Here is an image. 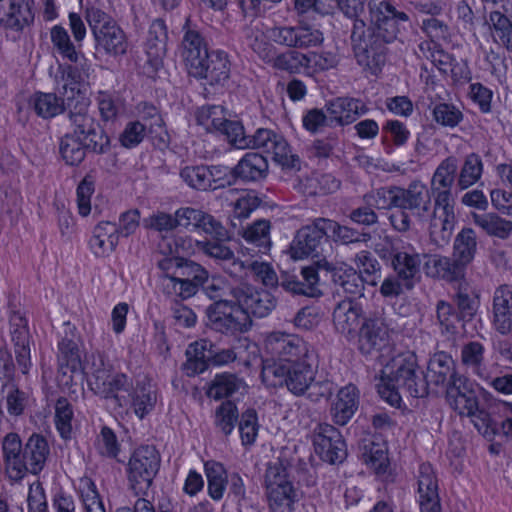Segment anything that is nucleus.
Wrapping results in <instances>:
<instances>
[{
	"label": "nucleus",
	"mask_w": 512,
	"mask_h": 512,
	"mask_svg": "<svg viewBox=\"0 0 512 512\" xmlns=\"http://www.w3.org/2000/svg\"><path fill=\"white\" fill-rule=\"evenodd\" d=\"M58 362V383L62 388L72 387L85 375L95 394L120 408H131L140 419L154 407L156 396L150 389L142 387L131 391L126 376L113 374L101 355H90L83 364L79 347L72 340L60 342Z\"/></svg>",
	"instance_id": "f257e3e1"
},
{
	"label": "nucleus",
	"mask_w": 512,
	"mask_h": 512,
	"mask_svg": "<svg viewBox=\"0 0 512 512\" xmlns=\"http://www.w3.org/2000/svg\"><path fill=\"white\" fill-rule=\"evenodd\" d=\"M359 349L363 354H378L381 366L377 383L380 397L393 407H400V388H407L411 395L426 394L424 383L416 374V356L411 351L399 350L389 343L388 328L380 315L366 317L359 332Z\"/></svg>",
	"instance_id": "f03ea898"
},
{
	"label": "nucleus",
	"mask_w": 512,
	"mask_h": 512,
	"mask_svg": "<svg viewBox=\"0 0 512 512\" xmlns=\"http://www.w3.org/2000/svg\"><path fill=\"white\" fill-rule=\"evenodd\" d=\"M457 167V160L454 157L446 158L436 168L430 183L435 205L429 230L433 241L438 244L449 241L456 225L450 188L454 182Z\"/></svg>",
	"instance_id": "7ed1b4c3"
},
{
	"label": "nucleus",
	"mask_w": 512,
	"mask_h": 512,
	"mask_svg": "<svg viewBox=\"0 0 512 512\" xmlns=\"http://www.w3.org/2000/svg\"><path fill=\"white\" fill-rule=\"evenodd\" d=\"M50 39L54 49L62 57L75 64L60 69V75H57L55 80V90L68 100L83 96L90 85L89 80L93 72L91 63L76 50L64 27L53 26L50 31Z\"/></svg>",
	"instance_id": "20e7f679"
},
{
	"label": "nucleus",
	"mask_w": 512,
	"mask_h": 512,
	"mask_svg": "<svg viewBox=\"0 0 512 512\" xmlns=\"http://www.w3.org/2000/svg\"><path fill=\"white\" fill-rule=\"evenodd\" d=\"M183 58L189 74L205 79L210 85H222L229 77V61L224 52L208 53L200 34L188 30L183 38Z\"/></svg>",
	"instance_id": "39448f33"
},
{
	"label": "nucleus",
	"mask_w": 512,
	"mask_h": 512,
	"mask_svg": "<svg viewBox=\"0 0 512 512\" xmlns=\"http://www.w3.org/2000/svg\"><path fill=\"white\" fill-rule=\"evenodd\" d=\"M369 13L371 28L367 31L363 30L364 23L362 21H355L352 33L354 42L363 41L366 43L371 36L381 38L385 42H391L396 39L401 24L408 20V16L405 13L397 12L387 0H371ZM366 46L367 44H365ZM365 52H367L366 48L362 47L361 43L355 46L358 62L368 65L366 62L368 56L364 55Z\"/></svg>",
	"instance_id": "423d86ee"
},
{
	"label": "nucleus",
	"mask_w": 512,
	"mask_h": 512,
	"mask_svg": "<svg viewBox=\"0 0 512 512\" xmlns=\"http://www.w3.org/2000/svg\"><path fill=\"white\" fill-rule=\"evenodd\" d=\"M316 369L306 359L297 361L296 358L286 364L276 365L266 362L262 368V381L268 387L285 384L289 391L295 395H302L308 389L318 390L320 396L330 392L332 384L329 382L314 384Z\"/></svg>",
	"instance_id": "0eeeda50"
},
{
	"label": "nucleus",
	"mask_w": 512,
	"mask_h": 512,
	"mask_svg": "<svg viewBox=\"0 0 512 512\" xmlns=\"http://www.w3.org/2000/svg\"><path fill=\"white\" fill-rule=\"evenodd\" d=\"M85 17L98 52L113 58L126 54L129 47L127 36L111 16L99 8L89 7Z\"/></svg>",
	"instance_id": "6e6552de"
},
{
	"label": "nucleus",
	"mask_w": 512,
	"mask_h": 512,
	"mask_svg": "<svg viewBox=\"0 0 512 512\" xmlns=\"http://www.w3.org/2000/svg\"><path fill=\"white\" fill-rule=\"evenodd\" d=\"M267 27L256 23L248 36L249 45L252 50L266 63L272 67L290 73H306L308 56L297 51L277 53L272 39H269Z\"/></svg>",
	"instance_id": "1a4fd4ad"
},
{
	"label": "nucleus",
	"mask_w": 512,
	"mask_h": 512,
	"mask_svg": "<svg viewBox=\"0 0 512 512\" xmlns=\"http://www.w3.org/2000/svg\"><path fill=\"white\" fill-rule=\"evenodd\" d=\"M355 263L359 274L345 263H340L333 268H328V270L331 271L333 281L351 297L362 295L363 282L376 285L377 281L380 279L379 263L369 252L362 251L358 253Z\"/></svg>",
	"instance_id": "9d476101"
},
{
	"label": "nucleus",
	"mask_w": 512,
	"mask_h": 512,
	"mask_svg": "<svg viewBox=\"0 0 512 512\" xmlns=\"http://www.w3.org/2000/svg\"><path fill=\"white\" fill-rule=\"evenodd\" d=\"M448 403L460 415L469 416L475 428L485 437L495 434V425L489 414L478 408L473 388L466 389L462 382H456L448 393Z\"/></svg>",
	"instance_id": "9b49d317"
},
{
	"label": "nucleus",
	"mask_w": 512,
	"mask_h": 512,
	"mask_svg": "<svg viewBox=\"0 0 512 512\" xmlns=\"http://www.w3.org/2000/svg\"><path fill=\"white\" fill-rule=\"evenodd\" d=\"M74 105L75 108L77 105H80V107L78 111L71 113L72 132L70 135L95 152H105L109 147L110 139L94 117L87 112V94L84 102L74 103Z\"/></svg>",
	"instance_id": "f8f14e48"
},
{
	"label": "nucleus",
	"mask_w": 512,
	"mask_h": 512,
	"mask_svg": "<svg viewBox=\"0 0 512 512\" xmlns=\"http://www.w3.org/2000/svg\"><path fill=\"white\" fill-rule=\"evenodd\" d=\"M269 507L273 512H291L297 494L282 464H270L265 477Z\"/></svg>",
	"instance_id": "ddd939ff"
},
{
	"label": "nucleus",
	"mask_w": 512,
	"mask_h": 512,
	"mask_svg": "<svg viewBox=\"0 0 512 512\" xmlns=\"http://www.w3.org/2000/svg\"><path fill=\"white\" fill-rule=\"evenodd\" d=\"M208 322L211 327L223 333H237L247 331L252 324L245 310H241L233 298L219 300L207 310Z\"/></svg>",
	"instance_id": "4468645a"
},
{
	"label": "nucleus",
	"mask_w": 512,
	"mask_h": 512,
	"mask_svg": "<svg viewBox=\"0 0 512 512\" xmlns=\"http://www.w3.org/2000/svg\"><path fill=\"white\" fill-rule=\"evenodd\" d=\"M159 464V455L152 446H142L133 452L127 466V477L136 493H144L149 489Z\"/></svg>",
	"instance_id": "2eb2a0df"
},
{
	"label": "nucleus",
	"mask_w": 512,
	"mask_h": 512,
	"mask_svg": "<svg viewBox=\"0 0 512 512\" xmlns=\"http://www.w3.org/2000/svg\"><path fill=\"white\" fill-rule=\"evenodd\" d=\"M305 351L302 341L295 335L281 331L266 334L263 344V366L270 364H286Z\"/></svg>",
	"instance_id": "dca6fc26"
},
{
	"label": "nucleus",
	"mask_w": 512,
	"mask_h": 512,
	"mask_svg": "<svg viewBox=\"0 0 512 512\" xmlns=\"http://www.w3.org/2000/svg\"><path fill=\"white\" fill-rule=\"evenodd\" d=\"M425 379L428 385H444L446 384V399L448 393L456 382H462L466 389L473 387V384L465 377L458 375L455 371V363L452 357L444 352L433 355L427 367Z\"/></svg>",
	"instance_id": "f3484780"
},
{
	"label": "nucleus",
	"mask_w": 512,
	"mask_h": 512,
	"mask_svg": "<svg viewBox=\"0 0 512 512\" xmlns=\"http://www.w3.org/2000/svg\"><path fill=\"white\" fill-rule=\"evenodd\" d=\"M313 445L316 454L328 463L341 462L346 456V447L340 432L329 424L316 428Z\"/></svg>",
	"instance_id": "a211bd4d"
},
{
	"label": "nucleus",
	"mask_w": 512,
	"mask_h": 512,
	"mask_svg": "<svg viewBox=\"0 0 512 512\" xmlns=\"http://www.w3.org/2000/svg\"><path fill=\"white\" fill-rule=\"evenodd\" d=\"M267 30L269 39L287 47L308 48L319 45L323 41V35L319 30L303 25L297 28L273 27Z\"/></svg>",
	"instance_id": "6ab92c4d"
},
{
	"label": "nucleus",
	"mask_w": 512,
	"mask_h": 512,
	"mask_svg": "<svg viewBox=\"0 0 512 512\" xmlns=\"http://www.w3.org/2000/svg\"><path fill=\"white\" fill-rule=\"evenodd\" d=\"M177 227H183L189 231L206 234L220 238L224 236V229L213 216L202 210L182 207L175 211Z\"/></svg>",
	"instance_id": "aec40b11"
},
{
	"label": "nucleus",
	"mask_w": 512,
	"mask_h": 512,
	"mask_svg": "<svg viewBox=\"0 0 512 512\" xmlns=\"http://www.w3.org/2000/svg\"><path fill=\"white\" fill-rule=\"evenodd\" d=\"M233 298L245 310L248 317H265L275 307L272 295L266 290H256L249 285H242L233 291Z\"/></svg>",
	"instance_id": "412c9836"
},
{
	"label": "nucleus",
	"mask_w": 512,
	"mask_h": 512,
	"mask_svg": "<svg viewBox=\"0 0 512 512\" xmlns=\"http://www.w3.org/2000/svg\"><path fill=\"white\" fill-rule=\"evenodd\" d=\"M401 209L410 210L419 221H427L430 217L431 197L426 185L421 181H413L406 189L399 188Z\"/></svg>",
	"instance_id": "4be33fe9"
},
{
	"label": "nucleus",
	"mask_w": 512,
	"mask_h": 512,
	"mask_svg": "<svg viewBox=\"0 0 512 512\" xmlns=\"http://www.w3.org/2000/svg\"><path fill=\"white\" fill-rule=\"evenodd\" d=\"M417 494L421 512H440L438 480L434 468L422 463L417 473Z\"/></svg>",
	"instance_id": "5701e85b"
},
{
	"label": "nucleus",
	"mask_w": 512,
	"mask_h": 512,
	"mask_svg": "<svg viewBox=\"0 0 512 512\" xmlns=\"http://www.w3.org/2000/svg\"><path fill=\"white\" fill-rule=\"evenodd\" d=\"M164 280L175 283V280L204 282L207 272L198 264L189 262L183 257H164L159 261Z\"/></svg>",
	"instance_id": "b1692460"
},
{
	"label": "nucleus",
	"mask_w": 512,
	"mask_h": 512,
	"mask_svg": "<svg viewBox=\"0 0 512 512\" xmlns=\"http://www.w3.org/2000/svg\"><path fill=\"white\" fill-rule=\"evenodd\" d=\"M325 109L330 120V127L349 125L367 111L360 100L349 97L331 100L326 104Z\"/></svg>",
	"instance_id": "393cba45"
},
{
	"label": "nucleus",
	"mask_w": 512,
	"mask_h": 512,
	"mask_svg": "<svg viewBox=\"0 0 512 512\" xmlns=\"http://www.w3.org/2000/svg\"><path fill=\"white\" fill-rule=\"evenodd\" d=\"M324 235L323 228L318 219L313 225L300 229L290 246V255L294 260L317 255L320 242Z\"/></svg>",
	"instance_id": "a878e982"
},
{
	"label": "nucleus",
	"mask_w": 512,
	"mask_h": 512,
	"mask_svg": "<svg viewBox=\"0 0 512 512\" xmlns=\"http://www.w3.org/2000/svg\"><path fill=\"white\" fill-rule=\"evenodd\" d=\"M34 0H9L7 9L0 10V25L21 31L34 21Z\"/></svg>",
	"instance_id": "bb28decb"
},
{
	"label": "nucleus",
	"mask_w": 512,
	"mask_h": 512,
	"mask_svg": "<svg viewBox=\"0 0 512 512\" xmlns=\"http://www.w3.org/2000/svg\"><path fill=\"white\" fill-rule=\"evenodd\" d=\"M359 405V391L352 385L340 388L331 400V416L338 425H346Z\"/></svg>",
	"instance_id": "cd10ccee"
},
{
	"label": "nucleus",
	"mask_w": 512,
	"mask_h": 512,
	"mask_svg": "<svg viewBox=\"0 0 512 512\" xmlns=\"http://www.w3.org/2000/svg\"><path fill=\"white\" fill-rule=\"evenodd\" d=\"M119 241V231L115 223L102 221L92 232L89 241L91 253L97 258H107L116 249Z\"/></svg>",
	"instance_id": "c85d7f7f"
},
{
	"label": "nucleus",
	"mask_w": 512,
	"mask_h": 512,
	"mask_svg": "<svg viewBox=\"0 0 512 512\" xmlns=\"http://www.w3.org/2000/svg\"><path fill=\"white\" fill-rule=\"evenodd\" d=\"M56 92L61 96L57 98L55 94L36 92L29 98V105L34 109L35 113L42 118H52L63 112L64 107H71L74 103L84 102L86 91L83 96L75 97L74 99H65L64 95Z\"/></svg>",
	"instance_id": "c756f323"
},
{
	"label": "nucleus",
	"mask_w": 512,
	"mask_h": 512,
	"mask_svg": "<svg viewBox=\"0 0 512 512\" xmlns=\"http://www.w3.org/2000/svg\"><path fill=\"white\" fill-rule=\"evenodd\" d=\"M197 124L208 132H220L227 137L231 143L232 132L230 124L240 123L230 120L226 109L220 105L203 106L196 112Z\"/></svg>",
	"instance_id": "7c9ffc66"
},
{
	"label": "nucleus",
	"mask_w": 512,
	"mask_h": 512,
	"mask_svg": "<svg viewBox=\"0 0 512 512\" xmlns=\"http://www.w3.org/2000/svg\"><path fill=\"white\" fill-rule=\"evenodd\" d=\"M7 358V353L0 350V386L5 394L0 403V412L5 408L10 415L18 416L24 410V397L13 384L5 381L11 372V364L8 363Z\"/></svg>",
	"instance_id": "2f4dec72"
},
{
	"label": "nucleus",
	"mask_w": 512,
	"mask_h": 512,
	"mask_svg": "<svg viewBox=\"0 0 512 512\" xmlns=\"http://www.w3.org/2000/svg\"><path fill=\"white\" fill-rule=\"evenodd\" d=\"M232 129L231 144L238 149L257 148L268 152L277 135L269 129H258L252 136H246L241 123L230 124Z\"/></svg>",
	"instance_id": "473e14b6"
},
{
	"label": "nucleus",
	"mask_w": 512,
	"mask_h": 512,
	"mask_svg": "<svg viewBox=\"0 0 512 512\" xmlns=\"http://www.w3.org/2000/svg\"><path fill=\"white\" fill-rule=\"evenodd\" d=\"M335 3L350 18L357 16L363 8V0H295V7L300 13L313 10L327 14L333 9Z\"/></svg>",
	"instance_id": "72a5a7b5"
},
{
	"label": "nucleus",
	"mask_w": 512,
	"mask_h": 512,
	"mask_svg": "<svg viewBox=\"0 0 512 512\" xmlns=\"http://www.w3.org/2000/svg\"><path fill=\"white\" fill-rule=\"evenodd\" d=\"M420 263V255L410 245L396 252L393 259V267L404 281L406 288L410 289L413 287L419 273Z\"/></svg>",
	"instance_id": "f704fd0d"
},
{
	"label": "nucleus",
	"mask_w": 512,
	"mask_h": 512,
	"mask_svg": "<svg viewBox=\"0 0 512 512\" xmlns=\"http://www.w3.org/2000/svg\"><path fill=\"white\" fill-rule=\"evenodd\" d=\"M512 289L508 285L499 287L494 295L493 323L501 334H508L512 329L511 306Z\"/></svg>",
	"instance_id": "c9c22d12"
},
{
	"label": "nucleus",
	"mask_w": 512,
	"mask_h": 512,
	"mask_svg": "<svg viewBox=\"0 0 512 512\" xmlns=\"http://www.w3.org/2000/svg\"><path fill=\"white\" fill-rule=\"evenodd\" d=\"M363 460L377 476L388 479L391 475L387 444L384 441H371L365 444Z\"/></svg>",
	"instance_id": "e433bc0d"
},
{
	"label": "nucleus",
	"mask_w": 512,
	"mask_h": 512,
	"mask_svg": "<svg viewBox=\"0 0 512 512\" xmlns=\"http://www.w3.org/2000/svg\"><path fill=\"white\" fill-rule=\"evenodd\" d=\"M362 314L361 307L351 299L340 302L333 313V323L338 332L353 335L359 325Z\"/></svg>",
	"instance_id": "4c0bfd02"
},
{
	"label": "nucleus",
	"mask_w": 512,
	"mask_h": 512,
	"mask_svg": "<svg viewBox=\"0 0 512 512\" xmlns=\"http://www.w3.org/2000/svg\"><path fill=\"white\" fill-rule=\"evenodd\" d=\"M213 346L206 340L196 341L186 350L185 370L188 375L204 372L211 363Z\"/></svg>",
	"instance_id": "58836bf2"
},
{
	"label": "nucleus",
	"mask_w": 512,
	"mask_h": 512,
	"mask_svg": "<svg viewBox=\"0 0 512 512\" xmlns=\"http://www.w3.org/2000/svg\"><path fill=\"white\" fill-rule=\"evenodd\" d=\"M166 27L161 20L154 21L149 30V36L146 44V54L149 63L157 69L166 51Z\"/></svg>",
	"instance_id": "ea45409f"
},
{
	"label": "nucleus",
	"mask_w": 512,
	"mask_h": 512,
	"mask_svg": "<svg viewBox=\"0 0 512 512\" xmlns=\"http://www.w3.org/2000/svg\"><path fill=\"white\" fill-rule=\"evenodd\" d=\"M246 384L238 377L231 374L216 375L211 382L207 395L219 400L221 398L240 396L246 392Z\"/></svg>",
	"instance_id": "a19ab883"
},
{
	"label": "nucleus",
	"mask_w": 512,
	"mask_h": 512,
	"mask_svg": "<svg viewBox=\"0 0 512 512\" xmlns=\"http://www.w3.org/2000/svg\"><path fill=\"white\" fill-rule=\"evenodd\" d=\"M268 162L260 154L246 153L235 167L236 176L245 181H258L266 177Z\"/></svg>",
	"instance_id": "79ce46f5"
},
{
	"label": "nucleus",
	"mask_w": 512,
	"mask_h": 512,
	"mask_svg": "<svg viewBox=\"0 0 512 512\" xmlns=\"http://www.w3.org/2000/svg\"><path fill=\"white\" fill-rule=\"evenodd\" d=\"M476 236L472 229H463L455 238L453 260L458 269L468 265L476 253Z\"/></svg>",
	"instance_id": "37998d69"
},
{
	"label": "nucleus",
	"mask_w": 512,
	"mask_h": 512,
	"mask_svg": "<svg viewBox=\"0 0 512 512\" xmlns=\"http://www.w3.org/2000/svg\"><path fill=\"white\" fill-rule=\"evenodd\" d=\"M46 440L39 435H32L25 446L24 458L28 462L29 472L38 474L44 467L48 456Z\"/></svg>",
	"instance_id": "c03bdc74"
},
{
	"label": "nucleus",
	"mask_w": 512,
	"mask_h": 512,
	"mask_svg": "<svg viewBox=\"0 0 512 512\" xmlns=\"http://www.w3.org/2000/svg\"><path fill=\"white\" fill-rule=\"evenodd\" d=\"M208 483V494L213 500H220L226 490L228 476L224 466L217 461H207L204 464Z\"/></svg>",
	"instance_id": "a18cd8bd"
},
{
	"label": "nucleus",
	"mask_w": 512,
	"mask_h": 512,
	"mask_svg": "<svg viewBox=\"0 0 512 512\" xmlns=\"http://www.w3.org/2000/svg\"><path fill=\"white\" fill-rule=\"evenodd\" d=\"M474 223L483 229L487 234L498 238H506L511 231V225L508 221L502 220L494 214L473 213Z\"/></svg>",
	"instance_id": "49530a36"
},
{
	"label": "nucleus",
	"mask_w": 512,
	"mask_h": 512,
	"mask_svg": "<svg viewBox=\"0 0 512 512\" xmlns=\"http://www.w3.org/2000/svg\"><path fill=\"white\" fill-rule=\"evenodd\" d=\"M249 267L254 275L263 282L266 286H275L278 282L277 275L273 268L269 263L264 261H232V269L231 273H237L244 269L245 267Z\"/></svg>",
	"instance_id": "de8ad7c7"
},
{
	"label": "nucleus",
	"mask_w": 512,
	"mask_h": 512,
	"mask_svg": "<svg viewBox=\"0 0 512 512\" xmlns=\"http://www.w3.org/2000/svg\"><path fill=\"white\" fill-rule=\"evenodd\" d=\"M78 489L84 512H106L96 486L89 478L81 479Z\"/></svg>",
	"instance_id": "09e8293b"
},
{
	"label": "nucleus",
	"mask_w": 512,
	"mask_h": 512,
	"mask_svg": "<svg viewBox=\"0 0 512 512\" xmlns=\"http://www.w3.org/2000/svg\"><path fill=\"white\" fill-rule=\"evenodd\" d=\"M462 362L470 367L473 372L483 380H488V376L484 373L483 359L484 347L479 342H470L463 346L461 352Z\"/></svg>",
	"instance_id": "8fccbe9b"
},
{
	"label": "nucleus",
	"mask_w": 512,
	"mask_h": 512,
	"mask_svg": "<svg viewBox=\"0 0 512 512\" xmlns=\"http://www.w3.org/2000/svg\"><path fill=\"white\" fill-rule=\"evenodd\" d=\"M238 419V409L231 401L223 402L215 411L214 424L225 435L232 433Z\"/></svg>",
	"instance_id": "3c124183"
},
{
	"label": "nucleus",
	"mask_w": 512,
	"mask_h": 512,
	"mask_svg": "<svg viewBox=\"0 0 512 512\" xmlns=\"http://www.w3.org/2000/svg\"><path fill=\"white\" fill-rule=\"evenodd\" d=\"M482 171L483 165L481 159L475 154L467 156L460 171V187L466 189L477 183L482 175Z\"/></svg>",
	"instance_id": "603ef678"
},
{
	"label": "nucleus",
	"mask_w": 512,
	"mask_h": 512,
	"mask_svg": "<svg viewBox=\"0 0 512 512\" xmlns=\"http://www.w3.org/2000/svg\"><path fill=\"white\" fill-rule=\"evenodd\" d=\"M86 148V145H83L75 137L68 134L61 141L60 153L66 164L78 165L85 158Z\"/></svg>",
	"instance_id": "864d4df0"
},
{
	"label": "nucleus",
	"mask_w": 512,
	"mask_h": 512,
	"mask_svg": "<svg viewBox=\"0 0 512 512\" xmlns=\"http://www.w3.org/2000/svg\"><path fill=\"white\" fill-rule=\"evenodd\" d=\"M180 175L183 181L192 188L198 190L211 188L208 166H187L181 170Z\"/></svg>",
	"instance_id": "5fc2aeb1"
},
{
	"label": "nucleus",
	"mask_w": 512,
	"mask_h": 512,
	"mask_svg": "<svg viewBox=\"0 0 512 512\" xmlns=\"http://www.w3.org/2000/svg\"><path fill=\"white\" fill-rule=\"evenodd\" d=\"M15 343L16 359L23 373H27L31 367L29 335L25 327L16 330L12 334Z\"/></svg>",
	"instance_id": "6e6d98bb"
},
{
	"label": "nucleus",
	"mask_w": 512,
	"mask_h": 512,
	"mask_svg": "<svg viewBox=\"0 0 512 512\" xmlns=\"http://www.w3.org/2000/svg\"><path fill=\"white\" fill-rule=\"evenodd\" d=\"M424 269L426 274L431 277L453 278L460 273L455 264H450L448 258L436 255L427 259Z\"/></svg>",
	"instance_id": "4d7b16f0"
},
{
	"label": "nucleus",
	"mask_w": 512,
	"mask_h": 512,
	"mask_svg": "<svg viewBox=\"0 0 512 512\" xmlns=\"http://www.w3.org/2000/svg\"><path fill=\"white\" fill-rule=\"evenodd\" d=\"M267 153L271 154L273 160L285 169H292L298 165V158L292 154L288 143L280 135H277Z\"/></svg>",
	"instance_id": "13d9d810"
},
{
	"label": "nucleus",
	"mask_w": 512,
	"mask_h": 512,
	"mask_svg": "<svg viewBox=\"0 0 512 512\" xmlns=\"http://www.w3.org/2000/svg\"><path fill=\"white\" fill-rule=\"evenodd\" d=\"M259 431L257 413L253 409L246 410L240 419L239 433L242 444L250 446L256 441Z\"/></svg>",
	"instance_id": "bf43d9fd"
},
{
	"label": "nucleus",
	"mask_w": 512,
	"mask_h": 512,
	"mask_svg": "<svg viewBox=\"0 0 512 512\" xmlns=\"http://www.w3.org/2000/svg\"><path fill=\"white\" fill-rule=\"evenodd\" d=\"M320 225L323 228L324 235L332 238L334 241L347 244L359 241V234L352 229L341 226L329 219H320Z\"/></svg>",
	"instance_id": "052dcab7"
},
{
	"label": "nucleus",
	"mask_w": 512,
	"mask_h": 512,
	"mask_svg": "<svg viewBox=\"0 0 512 512\" xmlns=\"http://www.w3.org/2000/svg\"><path fill=\"white\" fill-rule=\"evenodd\" d=\"M302 276L305 283H300L295 280H288L284 282V286L287 290L308 296L315 295V285L318 282V275L313 267H305L302 269Z\"/></svg>",
	"instance_id": "680f3d73"
},
{
	"label": "nucleus",
	"mask_w": 512,
	"mask_h": 512,
	"mask_svg": "<svg viewBox=\"0 0 512 512\" xmlns=\"http://www.w3.org/2000/svg\"><path fill=\"white\" fill-rule=\"evenodd\" d=\"M168 244L166 240L160 245V249L164 254H169V257H183L184 255H192L203 252L205 243L193 240L191 237L181 238L176 241L175 248H165L164 245Z\"/></svg>",
	"instance_id": "e2e57ef3"
},
{
	"label": "nucleus",
	"mask_w": 512,
	"mask_h": 512,
	"mask_svg": "<svg viewBox=\"0 0 512 512\" xmlns=\"http://www.w3.org/2000/svg\"><path fill=\"white\" fill-rule=\"evenodd\" d=\"M269 223L267 221H258L247 228L244 233V239L257 247L260 252H265L269 246Z\"/></svg>",
	"instance_id": "0e129e2a"
},
{
	"label": "nucleus",
	"mask_w": 512,
	"mask_h": 512,
	"mask_svg": "<svg viewBox=\"0 0 512 512\" xmlns=\"http://www.w3.org/2000/svg\"><path fill=\"white\" fill-rule=\"evenodd\" d=\"M307 56L308 75L334 68L339 62L337 54L333 52L311 53Z\"/></svg>",
	"instance_id": "69168bd1"
},
{
	"label": "nucleus",
	"mask_w": 512,
	"mask_h": 512,
	"mask_svg": "<svg viewBox=\"0 0 512 512\" xmlns=\"http://www.w3.org/2000/svg\"><path fill=\"white\" fill-rule=\"evenodd\" d=\"M399 187L381 188L369 195L367 202L379 209L398 207Z\"/></svg>",
	"instance_id": "338daca9"
},
{
	"label": "nucleus",
	"mask_w": 512,
	"mask_h": 512,
	"mask_svg": "<svg viewBox=\"0 0 512 512\" xmlns=\"http://www.w3.org/2000/svg\"><path fill=\"white\" fill-rule=\"evenodd\" d=\"M434 120L442 126L455 127L462 119V113L455 106L440 103L433 109Z\"/></svg>",
	"instance_id": "774afa93"
}]
</instances>
